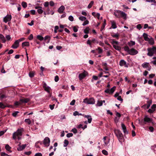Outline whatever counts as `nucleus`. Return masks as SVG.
<instances>
[{
    "label": "nucleus",
    "mask_w": 156,
    "mask_h": 156,
    "mask_svg": "<svg viewBox=\"0 0 156 156\" xmlns=\"http://www.w3.org/2000/svg\"><path fill=\"white\" fill-rule=\"evenodd\" d=\"M24 131L23 128L18 129L17 130L14 132L12 134V138L13 139L15 140L17 138L18 140L21 139V136L22 135V133Z\"/></svg>",
    "instance_id": "nucleus-1"
},
{
    "label": "nucleus",
    "mask_w": 156,
    "mask_h": 156,
    "mask_svg": "<svg viewBox=\"0 0 156 156\" xmlns=\"http://www.w3.org/2000/svg\"><path fill=\"white\" fill-rule=\"evenodd\" d=\"M114 15L118 18L122 17L126 20L127 18V14L124 12L119 10H117L114 12Z\"/></svg>",
    "instance_id": "nucleus-2"
},
{
    "label": "nucleus",
    "mask_w": 156,
    "mask_h": 156,
    "mask_svg": "<svg viewBox=\"0 0 156 156\" xmlns=\"http://www.w3.org/2000/svg\"><path fill=\"white\" fill-rule=\"evenodd\" d=\"M124 49L128 54L132 55H135L138 53V51L136 50L133 48L130 49L128 46H125Z\"/></svg>",
    "instance_id": "nucleus-3"
},
{
    "label": "nucleus",
    "mask_w": 156,
    "mask_h": 156,
    "mask_svg": "<svg viewBox=\"0 0 156 156\" xmlns=\"http://www.w3.org/2000/svg\"><path fill=\"white\" fill-rule=\"evenodd\" d=\"M152 121V119L149 118L147 115L144 116V119L139 120V123L141 126H144L148 123L151 122Z\"/></svg>",
    "instance_id": "nucleus-4"
},
{
    "label": "nucleus",
    "mask_w": 156,
    "mask_h": 156,
    "mask_svg": "<svg viewBox=\"0 0 156 156\" xmlns=\"http://www.w3.org/2000/svg\"><path fill=\"white\" fill-rule=\"evenodd\" d=\"M114 132L118 138V139L120 142L122 143L124 141V138L123 136V135L120 130H115Z\"/></svg>",
    "instance_id": "nucleus-5"
},
{
    "label": "nucleus",
    "mask_w": 156,
    "mask_h": 156,
    "mask_svg": "<svg viewBox=\"0 0 156 156\" xmlns=\"http://www.w3.org/2000/svg\"><path fill=\"white\" fill-rule=\"evenodd\" d=\"M83 102L87 104H94L95 103L94 99L93 98H86L83 100Z\"/></svg>",
    "instance_id": "nucleus-6"
},
{
    "label": "nucleus",
    "mask_w": 156,
    "mask_h": 156,
    "mask_svg": "<svg viewBox=\"0 0 156 156\" xmlns=\"http://www.w3.org/2000/svg\"><path fill=\"white\" fill-rule=\"evenodd\" d=\"M147 50L148 51L147 55L149 56H152L156 52V47H153L152 48H149Z\"/></svg>",
    "instance_id": "nucleus-7"
},
{
    "label": "nucleus",
    "mask_w": 156,
    "mask_h": 156,
    "mask_svg": "<svg viewBox=\"0 0 156 156\" xmlns=\"http://www.w3.org/2000/svg\"><path fill=\"white\" fill-rule=\"evenodd\" d=\"M119 65L120 66H124L125 68L128 67V63H127L123 59H121L119 62Z\"/></svg>",
    "instance_id": "nucleus-8"
},
{
    "label": "nucleus",
    "mask_w": 156,
    "mask_h": 156,
    "mask_svg": "<svg viewBox=\"0 0 156 156\" xmlns=\"http://www.w3.org/2000/svg\"><path fill=\"white\" fill-rule=\"evenodd\" d=\"M141 66L143 68L146 69L148 71H150L151 69V66L148 62H145L143 63Z\"/></svg>",
    "instance_id": "nucleus-9"
},
{
    "label": "nucleus",
    "mask_w": 156,
    "mask_h": 156,
    "mask_svg": "<svg viewBox=\"0 0 156 156\" xmlns=\"http://www.w3.org/2000/svg\"><path fill=\"white\" fill-rule=\"evenodd\" d=\"M50 140L48 137H46L43 140V143L46 147H48L49 145Z\"/></svg>",
    "instance_id": "nucleus-10"
},
{
    "label": "nucleus",
    "mask_w": 156,
    "mask_h": 156,
    "mask_svg": "<svg viewBox=\"0 0 156 156\" xmlns=\"http://www.w3.org/2000/svg\"><path fill=\"white\" fill-rule=\"evenodd\" d=\"M12 19V16L11 15H7L5 17L3 18V21L6 23L10 21Z\"/></svg>",
    "instance_id": "nucleus-11"
},
{
    "label": "nucleus",
    "mask_w": 156,
    "mask_h": 156,
    "mask_svg": "<svg viewBox=\"0 0 156 156\" xmlns=\"http://www.w3.org/2000/svg\"><path fill=\"white\" fill-rule=\"evenodd\" d=\"M87 72L84 71L83 73L79 74V77L80 80L84 78V77L87 75Z\"/></svg>",
    "instance_id": "nucleus-12"
},
{
    "label": "nucleus",
    "mask_w": 156,
    "mask_h": 156,
    "mask_svg": "<svg viewBox=\"0 0 156 156\" xmlns=\"http://www.w3.org/2000/svg\"><path fill=\"white\" fill-rule=\"evenodd\" d=\"M43 87L44 88V90L48 93H50V95H51V94L50 93V91L51 90V88L50 87L47 86L46 83H44L43 85Z\"/></svg>",
    "instance_id": "nucleus-13"
},
{
    "label": "nucleus",
    "mask_w": 156,
    "mask_h": 156,
    "mask_svg": "<svg viewBox=\"0 0 156 156\" xmlns=\"http://www.w3.org/2000/svg\"><path fill=\"white\" fill-rule=\"evenodd\" d=\"M121 126L124 133L126 134H128V131L127 130L125 125L123 123H122Z\"/></svg>",
    "instance_id": "nucleus-14"
},
{
    "label": "nucleus",
    "mask_w": 156,
    "mask_h": 156,
    "mask_svg": "<svg viewBox=\"0 0 156 156\" xmlns=\"http://www.w3.org/2000/svg\"><path fill=\"white\" fill-rule=\"evenodd\" d=\"M21 144V143H20L18 145V147H17V149L18 151H21L24 149L26 147V146L27 145L26 144H23L22 145H20Z\"/></svg>",
    "instance_id": "nucleus-15"
},
{
    "label": "nucleus",
    "mask_w": 156,
    "mask_h": 156,
    "mask_svg": "<svg viewBox=\"0 0 156 156\" xmlns=\"http://www.w3.org/2000/svg\"><path fill=\"white\" fill-rule=\"evenodd\" d=\"M30 101V99L29 98H23L20 99V101L21 102V104L26 103Z\"/></svg>",
    "instance_id": "nucleus-16"
},
{
    "label": "nucleus",
    "mask_w": 156,
    "mask_h": 156,
    "mask_svg": "<svg viewBox=\"0 0 156 156\" xmlns=\"http://www.w3.org/2000/svg\"><path fill=\"white\" fill-rule=\"evenodd\" d=\"M65 9V7L63 5H61L58 9V11L60 14L63 13Z\"/></svg>",
    "instance_id": "nucleus-17"
},
{
    "label": "nucleus",
    "mask_w": 156,
    "mask_h": 156,
    "mask_svg": "<svg viewBox=\"0 0 156 156\" xmlns=\"http://www.w3.org/2000/svg\"><path fill=\"white\" fill-rule=\"evenodd\" d=\"M19 45V43L18 41H16L13 44L12 46V48H14L16 49L18 48Z\"/></svg>",
    "instance_id": "nucleus-18"
},
{
    "label": "nucleus",
    "mask_w": 156,
    "mask_h": 156,
    "mask_svg": "<svg viewBox=\"0 0 156 156\" xmlns=\"http://www.w3.org/2000/svg\"><path fill=\"white\" fill-rule=\"evenodd\" d=\"M110 22L111 23V27L112 28L115 29L117 28V26L116 25V23L114 20H111Z\"/></svg>",
    "instance_id": "nucleus-19"
},
{
    "label": "nucleus",
    "mask_w": 156,
    "mask_h": 156,
    "mask_svg": "<svg viewBox=\"0 0 156 156\" xmlns=\"http://www.w3.org/2000/svg\"><path fill=\"white\" fill-rule=\"evenodd\" d=\"M0 41H1L3 43H5L6 41L5 37L3 35L1 34H0Z\"/></svg>",
    "instance_id": "nucleus-20"
},
{
    "label": "nucleus",
    "mask_w": 156,
    "mask_h": 156,
    "mask_svg": "<svg viewBox=\"0 0 156 156\" xmlns=\"http://www.w3.org/2000/svg\"><path fill=\"white\" fill-rule=\"evenodd\" d=\"M84 117L87 118L88 119V122L90 123L91 122L92 120V118L91 116L89 115H85Z\"/></svg>",
    "instance_id": "nucleus-21"
},
{
    "label": "nucleus",
    "mask_w": 156,
    "mask_h": 156,
    "mask_svg": "<svg viewBox=\"0 0 156 156\" xmlns=\"http://www.w3.org/2000/svg\"><path fill=\"white\" fill-rule=\"evenodd\" d=\"M135 44V41H130L128 42V44L129 47H132Z\"/></svg>",
    "instance_id": "nucleus-22"
},
{
    "label": "nucleus",
    "mask_w": 156,
    "mask_h": 156,
    "mask_svg": "<svg viewBox=\"0 0 156 156\" xmlns=\"http://www.w3.org/2000/svg\"><path fill=\"white\" fill-rule=\"evenodd\" d=\"M147 41H148L149 44L151 45H153L154 44V40L152 37L149 38V40Z\"/></svg>",
    "instance_id": "nucleus-23"
},
{
    "label": "nucleus",
    "mask_w": 156,
    "mask_h": 156,
    "mask_svg": "<svg viewBox=\"0 0 156 156\" xmlns=\"http://www.w3.org/2000/svg\"><path fill=\"white\" fill-rule=\"evenodd\" d=\"M30 45L29 43L28 42H25L22 43V46L23 47L26 46H29Z\"/></svg>",
    "instance_id": "nucleus-24"
},
{
    "label": "nucleus",
    "mask_w": 156,
    "mask_h": 156,
    "mask_svg": "<svg viewBox=\"0 0 156 156\" xmlns=\"http://www.w3.org/2000/svg\"><path fill=\"white\" fill-rule=\"evenodd\" d=\"M143 36L145 41H147L149 40V38L148 37V35L147 34L144 33L143 34Z\"/></svg>",
    "instance_id": "nucleus-25"
},
{
    "label": "nucleus",
    "mask_w": 156,
    "mask_h": 156,
    "mask_svg": "<svg viewBox=\"0 0 156 156\" xmlns=\"http://www.w3.org/2000/svg\"><path fill=\"white\" fill-rule=\"evenodd\" d=\"M35 72L34 71H30L29 73V76L30 78L33 77L34 75Z\"/></svg>",
    "instance_id": "nucleus-26"
},
{
    "label": "nucleus",
    "mask_w": 156,
    "mask_h": 156,
    "mask_svg": "<svg viewBox=\"0 0 156 156\" xmlns=\"http://www.w3.org/2000/svg\"><path fill=\"white\" fill-rule=\"evenodd\" d=\"M113 48L116 50L120 51L121 50V48L119 46L115 45H113Z\"/></svg>",
    "instance_id": "nucleus-27"
},
{
    "label": "nucleus",
    "mask_w": 156,
    "mask_h": 156,
    "mask_svg": "<svg viewBox=\"0 0 156 156\" xmlns=\"http://www.w3.org/2000/svg\"><path fill=\"white\" fill-rule=\"evenodd\" d=\"M102 102L101 101H98L97 104L96 105V106H101L102 105Z\"/></svg>",
    "instance_id": "nucleus-28"
},
{
    "label": "nucleus",
    "mask_w": 156,
    "mask_h": 156,
    "mask_svg": "<svg viewBox=\"0 0 156 156\" xmlns=\"http://www.w3.org/2000/svg\"><path fill=\"white\" fill-rule=\"evenodd\" d=\"M69 141L67 140H65L64 141V147H67L69 144Z\"/></svg>",
    "instance_id": "nucleus-29"
},
{
    "label": "nucleus",
    "mask_w": 156,
    "mask_h": 156,
    "mask_svg": "<svg viewBox=\"0 0 156 156\" xmlns=\"http://www.w3.org/2000/svg\"><path fill=\"white\" fill-rule=\"evenodd\" d=\"M79 19L82 21H84L87 19L86 18L83 16H81L79 17Z\"/></svg>",
    "instance_id": "nucleus-30"
},
{
    "label": "nucleus",
    "mask_w": 156,
    "mask_h": 156,
    "mask_svg": "<svg viewBox=\"0 0 156 156\" xmlns=\"http://www.w3.org/2000/svg\"><path fill=\"white\" fill-rule=\"evenodd\" d=\"M37 38L39 40L41 41L43 40L44 38V37L40 35H38L37 36Z\"/></svg>",
    "instance_id": "nucleus-31"
},
{
    "label": "nucleus",
    "mask_w": 156,
    "mask_h": 156,
    "mask_svg": "<svg viewBox=\"0 0 156 156\" xmlns=\"http://www.w3.org/2000/svg\"><path fill=\"white\" fill-rule=\"evenodd\" d=\"M94 3V2L93 1H91L88 5L87 8L88 9L90 8L93 5Z\"/></svg>",
    "instance_id": "nucleus-32"
},
{
    "label": "nucleus",
    "mask_w": 156,
    "mask_h": 156,
    "mask_svg": "<svg viewBox=\"0 0 156 156\" xmlns=\"http://www.w3.org/2000/svg\"><path fill=\"white\" fill-rule=\"evenodd\" d=\"M24 121L29 125H30L31 123V120L29 119H25Z\"/></svg>",
    "instance_id": "nucleus-33"
},
{
    "label": "nucleus",
    "mask_w": 156,
    "mask_h": 156,
    "mask_svg": "<svg viewBox=\"0 0 156 156\" xmlns=\"http://www.w3.org/2000/svg\"><path fill=\"white\" fill-rule=\"evenodd\" d=\"M96 50L98 51V53L99 54L103 52L102 49L100 47H99L98 48L96 49Z\"/></svg>",
    "instance_id": "nucleus-34"
},
{
    "label": "nucleus",
    "mask_w": 156,
    "mask_h": 156,
    "mask_svg": "<svg viewBox=\"0 0 156 156\" xmlns=\"http://www.w3.org/2000/svg\"><path fill=\"white\" fill-rule=\"evenodd\" d=\"M44 41H46L47 39L48 40V42H49L50 39V37L49 36L47 35L44 37Z\"/></svg>",
    "instance_id": "nucleus-35"
},
{
    "label": "nucleus",
    "mask_w": 156,
    "mask_h": 156,
    "mask_svg": "<svg viewBox=\"0 0 156 156\" xmlns=\"http://www.w3.org/2000/svg\"><path fill=\"white\" fill-rule=\"evenodd\" d=\"M22 5L24 8H26L27 6V3L25 2H22Z\"/></svg>",
    "instance_id": "nucleus-36"
},
{
    "label": "nucleus",
    "mask_w": 156,
    "mask_h": 156,
    "mask_svg": "<svg viewBox=\"0 0 156 156\" xmlns=\"http://www.w3.org/2000/svg\"><path fill=\"white\" fill-rule=\"evenodd\" d=\"M89 30V28L88 27H87L84 30V32L86 34L88 33Z\"/></svg>",
    "instance_id": "nucleus-37"
},
{
    "label": "nucleus",
    "mask_w": 156,
    "mask_h": 156,
    "mask_svg": "<svg viewBox=\"0 0 156 156\" xmlns=\"http://www.w3.org/2000/svg\"><path fill=\"white\" fill-rule=\"evenodd\" d=\"M73 115L74 116H76L77 115H82V114L81 113H79L77 111H75L74 112H73Z\"/></svg>",
    "instance_id": "nucleus-38"
},
{
    "label": "nucleus",
    "mask_w": 156,
    "mask_h": 156,
    "mask_svg": "<svg viewBox=\"0 0 156 156\" xmlns=\"http://www.w3.org/2000/svg\"><path fill=\"white\" fill-rule=\"evenodd\" d=\"M115 87L114 86L110 90V93L112 94L115 90Z\"/></svg>",
    "instance_id": "nucleus-39"
},
{
    "label": "nucleus",
    "mask_w": 156,
    "mask_h": 156,
    "mask_svg": "<svg viewBox=\"0 0 156 156\" xmlns=\"http://www.w3.org/2000/svg\"><path fill=\"white\" fill-rule=\"evenodd\" d=\"M19 113V112H18V111H16L15 112L13 113L12 114V115L14 117H16L17 116V114Z\"/></svg>",
    "instance_id": "nucleus-40"
},
{
    "label": "nucleus",
    "mask_w": 156,
    "mask_h": 156,
    "mask_svg": "<svg viewBox=\"0 0 156 156\" xmlns=\"http://www.w3.org/2000/svg\"><path fill=\"white\" fill-rule=\"evenodd\" d=\"M5 148L6 149L9 151L11 148V147L9 146L8 144H6L5 146Z\"/></svg>",
    "instance_id": "nucleus-41"
},
{
    "label": "nucleus",
    "mask_w": 156,
    "mask_h": 156,
    "mask_svg": "<svg viewBox=\"0 0 156 156\" xmlns=\"http://www.w3.org/2000/svg\"><path fill=\"white\" fill-rule=\"evenodd\" d=\"M6 96L4 94H0V98L1 99H2L4 98H6Z\"/></svg>",
    "instance_id": "nucleus-42"
},
{
    "label": "nucleus",
    "mask_w": 156,
    "mask_h": 156,
    "mask_svg": "<svg viewBox=\"0 0 156 156\" xmlns=\"http://www.w3.org/2000/svg\"><path fill=\"white\" fill-rule=\"evenodd\" d=\"M37 11L39 14H41L43 12V10L42 8H40L37 9Z\"/></svg>",
    "instance_id": "nucleus-43"
},
{
    "label": "nucleus",
    "mask_w": 156,
    "mask_h": 156,
    "mask_svg": "<svg viewBox=\"0 0 156 156\" xmlns=\"http://www.w3.org/2000/svg\"><path fill=\"white\" fill-rule=\"evenodd\" d=\"M6 107V106L5 105L3 104L2 102H0V108H4Z\"/></svg>",
    "instance_id": "nucleus-44"
},
{
    "label": "nucleus",
    "mask_w": 156,
    "mask_h": 156,
    "mask_svg": "<svg viewBox=\"0 0 156 156\" xmlns=\"http://www.w3.org/2000/svg\"><path fill=\"white\" fill-rule=\"evenodd\" d=\"M84 21V22L82 24V25L83 26H85L86 25L88 24L89 22V21L88 20H86Z\"/></svg>",
    "instance_id": "nucleus-45"
},
{
    "label": "nucleus",
    "mask_w": 156,
    "mask_h": 156,
    "mask_svg": "<svg viewBox=\"0 0 156 156\" xmlns=\"http://www.w3.org/2000/svg\"><path fill=\"white\" fill-rule=\"evenodd\" d=\"M146 1L149 2H154V3H156V1L155 0H145Z\"/></svg>",
    "instance_id": "nucleus-46"
},
{
    "label": "nucleus",
    "mask_w": 156,
    "mask_h": 156,
    "mask_svg": "<svg viewBox=\"0 0 156 156\" xmlns=\"http://www.w3.org/2000/svg\"><path fill=\"white\" fill-rule=\"evenodd\" d=\"M73 134L72 133H68L66 135V136L68 138H69L73 136Z\"/></svg>",
    "instance_id": "nucleus-47"
},
{
    "label": "nucleus",
    "mask_w": 156,
    "mask_h": 156,
    "mask_svg": "<svg viewBox=\"0 0 156 156\" xmlns=\"http://www.w3.org/2000/svg\"><path fill=\"white\" fill-rule=\"evenodd\" d=\"M106 24V20L105 19H104V23L103 24V26L101 28L102 30L103 28H105V26Z\"/></svg>",
    "instance_id": "nucleus-48"
},
{
    "label": "nucleus",
    "mask_w": 156,
    "mask_h": 156,
    "mask_svg": "<svg viewBox=\"0 0 156 156\" xmlns=\"http://www.w3.org/2000/svg\"><path fill=\"white\" fill-rule=\"evenodd\" d=\"M102 153L105 155H107L108 154V152L105 150H103L102 151Z\"/></svg>",
    "instance_id": "nucleus-49"
},
{
    "label": "nucleus",
    "mask_w": 156,
    "mask_h": 156,
    "mask_svg": "<svg viewBox=\"0 0 156 156\" xmlns=\"http://www.w3.org/2000/svg\"><path fill=\"white\" fill-rule=\"evenodd\" d=\"M21 102L20 101V100L19 101H16L15 103V105H19L21 104Z\"/></svg>",
    "instance_id": "nucleus-50"
},
{
    "label": "nucleus",
    "mask_w": 156,
    "mask_h": 156,
    "mask_svg": "<svg viewBox=\"0 0 156 156\" xmlns=\"http://www.w3.org/2000/svg\"><path fill=\"white\" fill-rule=\"evenodd\" d=\"M69 20L71 21H73V20L74 18L72 16H70L69 17Z\"/></svg>",
    "instance_id": "nucleus-51"
},
{
    "label": "nucleus",
    "mask_w": 156,
    "mask_h": 156,
    "mask_svg": "<svg viewBox=\"0 0 156 156\" xmlns=\"http://www.w3.org/2000/svg\"><path fill=\"white\" fill-rule=\"evenodd\" d=\"M25 38L22 37V38H21L17 40V41H18V42H19H19L23 41L25 40Z\"/></svg>",
    "instance_id": "nucleus-52"
},
{
    "label": "nucleus",
    "mask_w": 156,
    "mask_h": 156,
    "mask_svg": "<svg viewBox=\"0 0 156 156\" xmlns=\"http://www.w3.org/2000/svg\"><path fill=\"white\" fill-rule=\"evenodd\" d=\"M6 130L5 131H1L0 132V136L3 135L4 133L6 132Z\"/></svg>",
    "instance_id": "nucleus-53"
},
{
    "label": "nucleus",
    "mask_w": 156,
    "mask_h": 156,
    "mask_svg": "<svg viewBox=\"0 0 156 156\" xmlns=\"http://www.w3.org/2000/svg\"><path fill=\"white\" fill-rule=\"evenodd\" d=\"M59 77L58 76H55V81L57 82L59 80Z\"/></svg>",
    "instance_id": "nucleus-54"
},
{
    "label": "nucleus",
    "mask_w": 156,
    "mask_h": 156,
    "mask_svg": "<svg viewBox=\"0 0 156 156\" xmlns=\"http://www.w3.org/2000/svg\"><path fill=\"white\" fill-rule=\"evenodd\" d=\"M112 37H113L117 38V39H119V34H115L112 35Z\"/></svg>",
    "instance_id": "nucleus-55"
},
{
    "label": "nucleus",
    "mask_w": 156,
    "mask_h": 156,
    "mask_svg": "<svg viewBox=\"0 0 156 156\" xmlns=\"http://www.w3.org/2000/svg\"><path fill=\"white\" fill-rule=\"evenodd\" d=\"M33 38V35L32 34H31L30 36L28 37V39L30 40H31Z\"/></svg>",
    "instance_id": "nucleus-56"
},
{
    "label": "nucleus",
    "mask_w": 156,
    "mask_h": 156,
    "mask_svg": "<svg viewBox=\"0 0 156 156\" xmlns=\"http://www.w3.org/2000/svg\"><path fill=\"white\" fill-rule=\"evenodd\" d=\"M49 5V3L48 2H45L44 3V6L45 7H48Z\"/></svg>",
    "instance_id": "nucleus-57"
},
{
    "label": "nucleus",
    "mask_w": 156,
    "mask_h": 156,
    "mask_svg": "<svg viewBox=\"0 0 156 156\" xmlns=\"http://www.w3.org/2000/svg\"><path fill=\"white\" fill-rule=\"evenodd\" d=\"M1 155L2 156H9L7 154L4 152H2Z\"/></svg>",
    "instance_id": "nucleus-58"
},
{
    "label": "nucleus",
    "mask_w": 156,
    "mask_h": 156,
    "mask_svg": "<svg viewBox=\"0 0 156 156\" xmlns=\"http://www.w3.org/2000/svg\"><path fill=\"white\" fill-rule=\"evenodd\" d=\"M156 108V105L154 104L151 107V108L153 110H154V111L155 110V108Z\"/></svg>",
    "instance_id": "nucleus-59"
},
{
    "label": "nucleus",
    "mask_w": 156,
    "mask_h": 156,
    "mask_svg": "<svg viewBox=\"0 0 156 156\" xmlns=\"http://www.w3.org/2000/svg\"><path fill=\"white\" fill-rule=\"evenodd\" d=\"M73 30L75 32H77L78 31L77 28L76 26L74 27H73Z\"/></svg>",
    "instance_id": "nucleus-60"
},
{
    "label": "nucleus",
    "mask_w": 156,
    "mask_h": 156,
    "mask_svg": "<svg viewBox=\"0 0 156 156\" xmlns=\"http://www.w3.org/2000/svg\"><path fill=\"white\" fill-rule=\"evenodd\" d=\"M75 102V100H72L70 103V105H74Z\"/></svg>",
    "instance_id": "nucleus-61"
},
{
    "label": "nucleus",
    "mask_w": 156,
    "mask_h": 156,
    "mask_svg": "<svg viewBox=\"0 0 156 156\" xmlns=\"http://www.w3.org/2000/svg\"><path fill=\"white\" fill-rule=\"evenodd\" d=\"M72 131L74 133H77V130L75 128L73 129L72 130Z\"/></svg>",
    "instance_id": "nucleus-62"
},
{
    "label": "nucleus",
    "mask_w": 156,
    "mask_h": 156,
    "mask_svg": "<svg viewBox=\"0 0 156 156\" xmlns=\"http://www.w3.org/2000/svg\"><path fill=\"white\" fill-rule=\"evenodd\" d=\"M49 4H50V5L51 6H53L54 5V2L51 1L50 2V3H49Z\"/></svg>",
    "instance_id": "nucleus-63"
},
{
    "label": "nucleus",
    "mask_w": 156,
    "mask_h": 156,
    "mask_svg": "<svg viewBox=\"0 0 156 156\" xmlns=\"http://www.w3.org/2000/svg\"><path fill=\"white\" fill-rule=\"evenodd\" d=\"M6 38L8 41H9L11 39L10 36L9 35H7Z\"/></svg>",
    "instance_id": "nucleus-64"
}]
</instances>
